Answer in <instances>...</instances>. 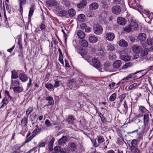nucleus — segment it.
Listing matches in <instances>:
<instances>
[{"instance_id":"nucleus-35","label":"nucleus","mask_w":153,"mask_h":153,"mask_svg":"<svg viewBox=\"0 0 153 153\" xmlns=\"http://www.w3.org/2000/svg\"><path fill=\"white\" fill-rule=\"evenodd\" d=\"M139 109L140 111L142 113L146 114V113H149V111H147L145 108L143 106H140L139 107Z\"/></svg>"},{"instance_id":"nucleus-26","label":"nucleus","mask_w":153,"mask_h":153,"mask_svg":"<svg viewBox=\"0 0 153 153\" xmlns=\"http://www.w3.org/2000/svg\"><path fill=\"white\" fill-rule=\"evenodd\" d=\"M46 100L48 101L49 105H53L54 104V100L53 97L51 96H48L46 97Z\"/></svg>"},{"instance_id":"nucleus-60","label":"nucleus","mask_w":153,"mask_h":153,"mask_svg":"<svg viewBox=\"0 0 153 153\" xmlns=\"http://www.w3.org/2000/svg\"><path fill=\"white\" fill-rule=\"evenodd\" d=\"M8 102V100L6 98V97L4 98L2 100L1 103H3L4 104H5L6 105Z\"/></svg>"},{"instance_id":"nucleus-19","label":"nucleus","mask_w":153,"mask_h":153,"mask_svg":"<svg viewBox=\"0 0 153 153\" xmlns=\"http://www.w3.org/2000/svg\"><path fill=\"white\" fill-rule=\"evenodd\" d=\"M32 135L30 137L28 138L23 143H22V145L18 148L17 146V149H20L21 147L24 146L25 144L30 142L31 140L36 136V134H32Z\"/></svg>"},{"instance_id":"nucleus-29","label":"nucleus","mask_w":153,"mask_h":153,"mask_svg":"<svg viewBox=\"0 0 153 153\" xmlns=\"http://www.w3.org/2000/svg\"><path fill=\"white\" fill-rule=\"evenodd\" d=\"M142 71H138L136 72H135L133 74H129L128 76H127L126 77L124 78L123 80H127L130 79L131 78H134V77H133V75H134L137 74V73L140 72H141Z\"/></svg>"},{"instance_id":"nucleus-59","label":"nucleus","mask_w":153,"mask_h":153,"mask_svg":"<svg viewBox=\"0 0 153 153\" xmlns=\"http://www.w3.org/2000/svg\"><path fill=\"white\" fill-rule=\"evenodd\" d=\"M45 123L47 127L51 125V122L48 120H46Z\"/></svg>"},{"instance_id":"nucleus-54","label":"nucleus","mask_w":153,"mask_h":153,"mask_svg":"<svg viewBox=\"0 0 153 153\" xmlns=\"http://www.w3.org/2000/svg\"><path fill=\"white\" fill-rule=\"evenodd\" d=\"M120 110L121 112V113L122 114H126L128 110H127L126 108H124V107L120 109Z\"/></svg>"},{"instance_id":"nucleus-48","label":"nucleus","mask_w":153,"mask_h":153,"mask_svg":"<svg viewBox=\"0 0 153 153\" xmlns=\"http://www.w3.org/2000/svg\"><path fill=\"white\" fill-rule=\"evenodd\" d=\"M98 114L99 115V117L101 118L102 122L103 123H105V118L103 115L100 112H98Z\"/></svg>"},{"instance_id":"nucleus-4","label":"nucleus","mask_w":153,"mask_h":153,"mask_svg":"<svg viewBox=\"0 0 153 153\" xmlns=\"http://www.w3.org/2000/svg\"><path fill=\"white\" fill-rule=\"evenodd\" d=\"M121 9L120 6L118 5H115L112 8V13L116 15H118L121 12Z\"/></svg>"},{"instance_id":"nucleus-10","label":"nucleus","mask_w":153,"mask_h":153,"mask_svg":"<svg viewBox=\"0 0 153 153\" xmlns=\"http://www.w3.org/2000/svg\"><path fill=\"white\" fill-rule=\"evenodd\" d=\"M87 4V2L86 0H81L79 3L76 4V6L79 8L82 9L86 7Z\"/></svg>"},{"instance_id":"nucleus-53","label":"nucleus","mask_w":153,"mask_h":153,"mask_svg":"<svg viewBox=\"0 0 153 153\" xmlns=\"http://www.w3.org/2000/svg\"><path fill=\"white\" fill-rule=\"evenodd\" d=\"M41 129L40 128H38L34 130L32 132V134H36V135L37 134V132L39 133L41 132Z\"/></svg>"},{"instance_id":"nucleus-52","label":"nucleus","mask_w":153,"mask_h":153,"mask_svg":"<svg viewBox=\"0 0 153 153\" xmlns=\"http://www.w3.org/2000/svg\"><path fill=\"white\" fill-rule=\"evenodd\" d=\"M39 28L42 30H45L46 29V26L43 23H42L39 25Z\"/></svg>"},{"instance_id":"nucleus-39","label":"nucleus","mask_w":153,"mask_h":153,"mask_svg":"<svg viewBox=\"0 0 153 153\" xmlns=\"http://www.w3.org/2000/svg\"><path fill=\"white\" fill-rule=\"evenodd\" d=\"M45 87L49 90H53L54 86L51 83H47L45 85Z\"/></svg>"},{"instance_id":"nucleus-49","label":"nucleus","mask_w":153,"mask_h":153,"mask_svg":"<svg viewBox=\"0 0 153 153\" xmlns=\"http://www.w3.org/2000/svg\"><path fill=\"white\" fill-rule=\"evenodd\" d=\"M33 108L32 107H29L27 110L26 111V115H28L30 114L33 111Z\"/></svg>"},{"instance_id":"nucleus-7","label":"nucleus","mask_w":153,"mask_h":153,"mask_svg":"<svg viewBox=\"0 0 153 153\" xmlns=\"http://www.w3.org/2000/svg\"><path fill=\"white\" fill-rule=\"evenodd\" d=\"M76 81H75V80L74 79L68 80L67 83V85L69 87L71 86H72L73 88H75V89H77L79 88H77L75 86L76 85H77L76 84Z\"/></svg>"},{"instance_id":"nucleus-43","label":"nucleus","mask_w":153,"mask_h":153,"mask_svg":"<svg viewBox=\"0 0 153 153\" xmlns=\"http://www.w3.org/2000/svg\"><path fill=\"white\" fill-rule=\"evenodd\" d=\"M135 132H137L138 134H143L144 133L143 130V129L141 128H140L139 129H137L134 131H132L131 133H133Z\"/></svg>"},{"instance_id":"nucleus-40","label":"nucleus","mask_w":153,"mask_h":153,"mask_svg":"<svg viewBox=\"0 0 153 153\" xmlns=\"http://www.w3.org/2000/svg\"><path fill=\"white\" fill-rule=\"evenodd\" d=\"M149 51V49L148 48H145L144 50L142 51L141 54V56H144L147 55Z\"/></svg>"},{"instance_id":"nucleus-6","label":"nucleus","mask_w":153,"mask_h":153,"mask_svg":"<svg viewBox=\"0 0 153 153\" xmlns=\"http://www.w3.org/2000/svg\"><path fill=\"white\" fill-rule=\"evenodd\" d=\"M46 4L50 7L56 6H58V4L56 0H50L46 1Z\"/></svg>"},{"instance_id":"nucleus-37","label":"nucleus","mask_w":153,"mask_h":153,"mask_svg":"<svg viewBox=\"0 0 153 153\" xmlns=\"http://www.w3.org/2000/svg\"><path fill=\"white\" fill-rule=\"evenodd\" d=\"M107 47V50L109 51H113L115 50L114 46L111 44H108Z\"/></svg>"},{"instance_id":"nucleus-17","label":"nucleus","mask_w":153,"mask_h":153,"mask_svg":"<svg viewBox=\"0 0 153 153\" xmlns=\"http://www.w3.org/2000/svg\"><path fill=\"white\" fill-rule=\"evenodd\" d=\"M55 152L52 153H66L63 149H61L60 147L59 146H56L54 148Z\"/></svg>"},{"instance_id":"nucleus-44","label":"nucleus","mask_w":153,"mask_h":153,"mask_svg":"<svg viewBox=\"0 0 153 153\" xmlns=\"http://www.w3.org/2000/svg\"><path fill=\"white\" fill-rule=\"evenodd\" d=\"M34 10V7L33 6H32L30 8L29 13V17H31L33 14V12Z\"/></svg>"},{"instance_id":"nucleus-15","label":"nucleus","mask_w":153,"mask_h":153,"mask_svg":"<svg viewBox=\"0 0 153 153\" xmlns=\"http://www.w3.org/2000/svg\"><path fill=\"white\" fill-rule=\"evenodd\" d=\"M121 64L122 62L120 60H117L113 62V66L114 68H118L120 67Z\"/></svg>"},{"instance_id":"nucleus-47","label":"nucleus","mask_w":153,"mask_h":153,"mask_svg":"<svg viewBox=\"0 0 153 153\" xmlns=\"http://www.w3.org/2000/svg\"><path fill=\"white\" fill-rule=\"evenodd\" d=\"M54 81L55 82V84L53 86L55 88L58 87L59 86V83L60 82V81L57 79L54 80Z\"/></svg>"},{"instance_id":"nucleus-3","label":"nucleus","mask_w":153,"mask_h":153,"mask_svg":"<svg viewBox=\"0 0 153 153\" xmlns=\"http://www.w3.org/2000/svg\"><path fill=\"white\" fill-rule=\"evenodd\" d=\"M133 52L136 54H140L143 51L142 47L137 45H134L132 48Z\"/></svg>"},{"instance_id":"nucleus-25","label":"nucleus","mask_w":153,"mask_h":153,"mask_svg":"<svg viewBox=\"0 0 153 153\" xmlns=\"http://www.w3.org/2000/svg\"><path fill=\"white\" fill-rule=\"evenodd\" d=\"M13 90L14 92L19 93L22 91L23 89L22 87L18 86L14 87Z\"/></svg>"},{"instance_id":"nucleus-8","label":"nucleus","mask_w":153,"mask_h":153,"mask_svg":"<svg viewBox=\"0 0 153 153\" xmlns=\"http://www.w3.org/2000/svg\"><path fill=\"white\" fill-rule=\"evenodd\" d=\"M115 36L114 33L112 32H108L105 35V38L109 41H113L114 39Z\"/></svg>"},{"instance_id":"nucleus-64","label":"nucleus","mask_w":153,"mask_h":153,"mask_svg":"<svg viewBox=\"0 0 153 153\" xmlns=\"http://www.w3.org/2000/svg\"><path fill=\"white\" fill-rule=\"evenodd\" d=\"M115 85V83L114 82H113L111 83V84H110L109 85V86L111 89H112L114 88Z\"/></svg>"},{"instance_id":"nucleus-34","label":"nucleus","mask_w":153,"mask_h":153,"mask_svg":"<svg viewBox=\"0 0 153 153\" xmlns=\"http://www.w3.org/2000/svg\"><path fill=\"white\" fill-rule=\"evenodd\" d=\"M12 79H16L18 77V75L17 72L15 71H11Z\"/></svg>"},{"instance_id":"nucleus-61","label":"nucleus","mask_w":153,"mask_h":153,"mask_svg":"<svg viewBox=\"0 0 153 153\" xmlns=\"http://www.w3.org/2000/svg\"><path fill=\"white\" fill-rule=\"evenodd\" d=\"M126 93H124L121 94V95L119 96V98L120 99H122L124 100L125 98L126 97Z\"/></svg>"},{"instance_id":"nucleus-23","label":"nucleus","mask_w":153,"mask_h":153,"mask_svg":"<svg viewBox=\"0 0 153 153\" xmlns=\"http://www.w3.org/2000/svg\"><path fill=\"white\" fill-rule=\"evenodd\" d=\"M120 58L124 61L126 62L129 61L131 59V57L128 55H121Z\"/></svg>"},{"instance_id":"nucleus-21","label":"nucleus","mask_w":153,"mask_h":153,"mask_svg":"<svg viewBox=\"0 0 153 153\" xmlns=\"http://www.w3.org/2000/svg\"><path fill=\"white\" fill-rule=\"evenodd\" d=\"M24 117L21 121V124L22 127H26L27 125V117Z\"/></svg>"},{"instance_id":"nucleus-5","label":"nucleus","mask_w":153,"mask_h":153,"mask_svg":"<svg viewBox=\"0 0 153 153\" xmlns=\"http://www.w3.org/2000/svg\"><path fill=\"white\" fill-rule=\"evenodd\" d=\"M91 64L94 67L97 68H100V61L96 58L92 59Z\"/></svg>"},{"instance_id":"nucleus-50","label":"nucleus","mask_w":153,"mask_h":153,"mask_svg":"<svg viewBox=\"0 0 153 153\" xmlns=\"http://www.w3.org/2000/svg\"><path fill=\"white\" fill-rule=\"evenodd\" d=\"M96 140H91L92 143L93 144V146L94 147H97L99 146V145L98 143H97Z\"/></svg>"},{"instance_id":"nucleus-36","label":"nucleus","mask_w":153,"mask_h":153,"mask_svg":"<svg viewBox=\"0 0 153 153\" xmlns=\"http://www.w3.org/2000/svg\"><path fill=\"white\" fill-rule=\"evenodd\" d=\"M131 148H137L136 146L137 145V141L136 139H133L131 142Z\"/></svg>"},{"instance_id":"nucleus-46","label":"nucleus","mask_w":153,"mask_h":153,"mask_svg":"<svg viewBox=\"0 0 153 153\" xmlns=\"http://www.w3.org/2000/svg\"><path fill=\"white\" fill-rule=\"evenodd\" d=\"M131 153H140L139 149L137 148H131Z\"/></svg>"},{"instance_id":"nucleus-30","label":"nucleus","mask_w":153,"mask_h":153,"mask_svg":"<svg viewBox=\"0 0 153 153\" xmlns=\"http://www.w3.org/2000/svg\"><path fill=\"white\" fill-rule=\"evenodd\" d=\"M77 36L80 39H83L85 36V33L81 30H79L77 33Z\"/></svg>"},{"instance_id":"nucleus-16","label":"nucleus","mask_w":153,"mask_h":153,"mask_svg":"<svg viewBox=\"0 0 153 153\" xmlns=\"http://www.w3.org/2000/svg\"><path fill=\"white\" fill-rule=\"evenodd\" d=\"M96 140H97L99 145L102 144L105 141L104 137L101 135L97 136Z\"/></svg>"},{"instance_id":"nucleus-1","label":"nucleus","mask_w":153,"mask_h":153,"mask_svg":"<svg viewBox=\"0 0 153 153\" xmlns=\"http://www.w3.org/2000/svg\"><path fill=\"white\" fill-rule=\"evenodd\" d=\"M78 76L79 79L76 81V84L77 85L75 86L76 87L79 88L81 85L86 86L85 85H87V84L85 83L87 82L88 78L82 74H79Z\"/></svg>"},{"instance_id":"nucleus-63","label":"nucleus","mask_w":153,"mask_h":153,"mask_svg":"<svg viewBox=\"0 0 153 153\" xmlns=\"http://www.w3.org/2000/svg\"><path fill=\"white\" fill-rule=\"evenodd\" d=\"M46 143L45 142H43L39 144V148L44 147Z\"/></svg>"},{"instance_id":"nucleus-28","label":"nucleus","mask_w":153,"mask_h":153,"mask_svg":"<svg viewBox=\"0 0 153 153\" xmlns=\"http://www.w3.org/2000/svg\"><path fill=\"white\" fill-rule=\"evenodd\" d=\"M132 30H136L138 27V25L137 23L134 21H131L130 24Z\"/></svg>"},{"instance_id":"nucleus-55","label":"nucleus","mask_w":153,"mask_h":153,"mask_svg":"<svg viewBox=\"0 0 153 153\" xmlns=\"http://www.w3.org/2000/svg\"><path fill=\"white\" fill-rule=\"evenodd\" d=\"M59 61L61 62V63L63 65H64V62L63 60V55L62 56H59Z\"/></svg>"},{"instance_id":"nucleus-9","label":"nucleus","mask_w":153,"mask_h":153,"mask_svg":"<svg viewBox=\"0 0 153 153\" xmlns=\"http://www.w3.org/2000/svg\"><path fill=\"white\" fill-rule=\"evenodd\" d=\"M68 137L66 136H64L60 138L58 141V144L60 146H63L68 140Z\"/></svg>"},{"instance_id":"nucleus-41","label":"nucleus","mask_w":153,"mask_h":153,"mask_svg":"<svg viewBox=\"0 0 153 153\" xmlns=\"http://www.w3.org/2000/svg\"><path fill=\"white\" fill-rule=\"evenodd\" d=\"M116 93L113 94L110 97L109 100L111 102L114 101L116 99Z\"/></svg>"},{"instance_id":"nucleus-42","label":"nucleus","mask_w":153,"mask_h":153,"mask_svg":"<svg viewBox=\"0 0 153 153\" xmlns=\"http://www.w3.org/2000/svg\"><path fill=\"white\" fill-rule=\"evenodd\" d=\"M133 66V63L131 62H128L126 63L125 65L123 67V69H125L128 67H131Z\"/></svg>"},{"instance_id":"nucleus-27","label":"nucleus","mask_w":153,"mask_h":153,"mask_svg":"<svg viewBox=\"0 0 153 153\" xmlns=\"http://www.w3.org/2000/svg\"><path fill=\"white\" fill-rule=\"evenodd\" d=\"M89 41L92 43H94L98 41V38L94 36H90L88 38Z\"/></svg>"},{"instance_id":"nucleus-20","label":"nucleus","mask_w":153,"mask_h":153,"mask_svg":"<svg viewBox=\"0 0 153 153\" xmlns=\"http://www.w3.org/2000/svg\"><path fill=\"white\" fill-rule=\"evenodd\" d=\"M98 4L96 2H94L91 3L89 6L90 9L91 10H96L98 8Z\"/></svg>"},{"instance_id":"nucleus-38","label":"nucleus","mask_w":153,"mask_h":153,"mask_svg":"<svg viewBox=\"0 0 153 153\" xmlns=\"http://www.w3.org/2000/svg\"><path fill=\"white\" fill-rule=\"evenodd\" d=\"M11 84L13 86H17L19 85V81L18 79H16L15 80H11Z\"/></svg>"},{"instance_id":"nucleus-58","label":"nucleus","mask_w":153,"mask_h":153,"mask_svg":"<svg viewBox=\"0 0 153 153\" xmlns=\"http://www.w3.org/2000/svg\"><path fill=\"white\" fill-rule=\"evenodd\" d=\"M18 43L19 45V48L21 49H22V40L21 38H19V39L18 42Z\"/></svg>"},{"instance_id":"nucleus-12","label":"nucleus","mask_w":153,"mask_h":153,"mask_svg":"<svg viewBox=\"0 0 153 153\" xmlns=\"http://www.w3.org/2000/svg\"><path fill=\"white\" fill-rule=\"evenodd\" d=\"M149 121V114L148 113H146V114H145L143 115V123L145 126H148Z\"/></svg>"},{"instance_id":"nucleus-51","label":"nucleus","mask_w":153,"mask_h":153,"mask_svg":"<svg viewBox=\"0 0 153 153\" xmlns=\"http://www.w3.org/2000/svg\"><path fill=\"white\" fill-rule=\"evenodd\" d=\"M132 30V29L130 25L126 27L124 29V31L128 32H130Z\"/></svg>"},{"instance_id":"nucleus-57","label":"nucleus","mask_w":153,"mask_h":153,"mask_svg":"<svg viewBox=\"0 0 153 153\" xmlns=\"http://www.w3.org/2000/svg\"><path fill=\"white\" fill-rule=\"evenodd\" d=\"M137 85V84L136 83H134L130 85L128 87V88L130 89H131L133 88L134 89V88Z\"/></svg>"},{"instance_id":"nucleus-2","label":"nucleus","mask_w":153,"mask_h":153,"mask_svg":"<svg viewBox=\"0 0 153 153\" xmlns=\"http://www.w3.org/2000/svg\"><path fill=\"white\" fill-rule=\"evenodd\" d=\"M94 33L97 35L102 34L103 32V28L100 25L97 24L95 25L93 27Z\"/></svg>"},{"instance_id":"nucleus-33","label":"nucleus","mask_w":153,"mask_h":153,"mask_svg":"<svg viewBox=\"0 0 153 153\" xmlns=\"http://www.w3.org/2000/svg\"><path fill=\"white\" fill-rule=\"evenodd\" d=\"M58 13L60 16L62 17L66 16L68 14V12L65 10H59L58 11Z\"/></svg>"},{"instance_id":"nucleus-45","label":"nucleus","mask_w":153,"mask_h":153,"mask_svg":"<svg viewBox=\"0 0 153 153\" xmlns=\"http://www.w3.org/2000/svg\"><path fill=\"white\" fill-rule=\"evenodd\" d=\"M81 45L83 47H86L88 46V42L85 40H82L81 42Z\"/></svg>"},{"instance_id":"nucleus-14","label":"nucleus","mask_w":153,"mask_h":153,"mask_svg":"<svg viewBox=\"0 0 153 153\" xmlns=\"http://www.w3.org/2000/svg\"><path fill=\"white\" fill-rule=\"evenodd\" d=\"M138 39L141 41V43L142 41H144L146 40V34L144 33H140L138 36Z\"/></svg>"},{"instance_id":"nucleus-13","label":"nucleus","mask_w":153,"mask_h":153,"mask_svg":"<svg viewBox=\"0 0 153 153\" xmlns=\"http://www.w3.org/2000/svg\"><path fill=\"white\" fill-rule=\"evenodd\" d=\"M117 22L118 24L122 25H125L126 22V20L125 18L120 17L117 18Z\"/></svg>"},{"instance_id":"nucleus-56","label":"nucleus","mask_w":153,"mask_h":153,"mask_svg":"<svg viewBox=\"0 0 153 153\" xmlns=\"http://www.w3.org/2000/svg\"><path fill=\"white\" fill-rule=\"evenodd\" d=\"M147 43L149 45H152L153 44V41H152L151 38H148L147 39Z\"/></svg>"},{"instance_id":"nucleus-24","label":"nucleus","mask_w":153,"mask_h":153,"mask_svg":"<svg viewBox=\"0 0 153 153\" xmlns=\"http://www.w3.org/2000/svg\"><path fill=\"white\" fill-rule=\"evenodd\" d=\"M119 45L120 46L127 47L128 46V44L125 40L121 39L119 41Z\"/></svg>"},{"instance_id":"nucleus-18","label":"nucleus","mask_w":153,"mask_h":153,"mask_svg":"<svg viewBox=\"0 0 153 153\" xmlns=\"http://www.w3.org/2000/svg\"><path fill=\"white\" fill-rule=\"evenodd\" d=\"M19 78L22 82H25L28 79L27 76L24 73H21L19 76Z\"/></svg>"},{"instance_id":"nucleus-11","label":"nucleus","mask_w":153,"mask_h":153,"mask_svg":"<svg viewBox=\"0 0 153 153\" xmlns=\"http://www.w3.org/2000/svg\"><path fill=\"white\" fill-rule=\"evenodd\" d=\"M68 149L69 151L74 152L76 149V145L74 143H69L68 146Z\"/></svg>"},{"instance_id":"nucleus-22","label":"nucleus","mask_w":153,"mask_h":153,"mask_svg":"<svg viewBox=\"0 0 153 153\" xmlns=\"http://www.w3.org/2000/svg\"><path fill=\"white\" fill-rule=\"evenodd\" d=\"M74 116L69 115L66 120V121L69 124H73L74 123Z\"/></svg>"},{"instance_id":"nucleus-62","label":"nucleus","mask_w":153,"mask_h":153,"mask_svg":"<svg viewBox=\"0 0 153 153\" xmlns=\"http://www.w3.org/2000/svg\"><path fill=\"white\" fill-rule=\"evenodd\" d=\"M20 1L19 2V6H22V4H25L26 3V0H19Z\"/></svg>"},{"instance_id":"nucleus-32","label":"nucleus","mask_w":153,"mask_h":153,"mask_svg":"<svg viewBox=\"0 0 153 153\" xmlns=\"http://www.w3.org/2000/svg\"><path fill=\"white\" fill-rule=\"evenodd\" d=\"M68 13L70 17H72L75 15L76 11L74 9H71L68 10Z\"/></svg>"},{"instance_id":"nucleus-31","label":"nucleus","mask_w":153,"mask_h":153,"mask_svg":"<svg viewBox=\"0 0 153 153\" xmlns=\"http://www.w3.org/2000/svg\"><path fill=\"white\" fill-rule=\"evenodd\" d=\"M85 16L83 14H81L78 16L77 19L79 21L83 22L85 21Z\"/></svg>"}]
</instances>
